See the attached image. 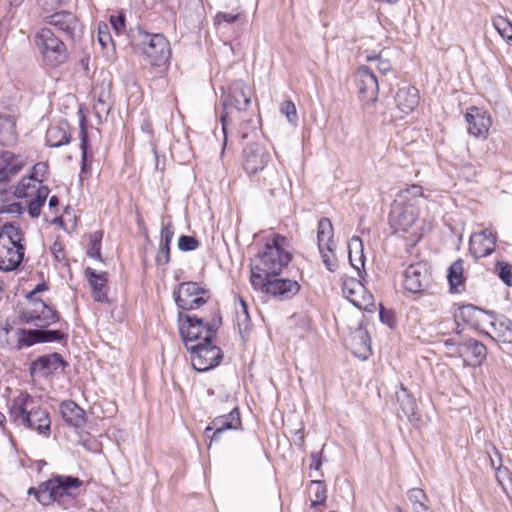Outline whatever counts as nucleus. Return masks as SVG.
Here are the masks:
<instances>
[{"instance_id": "obj_1", "label": "nucleus", "mask_w": 512, "mask_h": 512, "mask_svg": "<svg viewBox=\"0 0 512 512\" xmlns=\"http://www.w3.org/2000/svg\"><path fill=\"white\" fill-rule=\"evenodd\" d=\"M9 415L17 425L35 429L45 436L50 435L51 420L49 413L40 406H36L34 398L27 392H22L13 399Z\"/></svg>"}, {"instance_id": "obj_2", "label": "nucleus", "mask_w": 512, "mask_h": 512, "mask_svg": "<svg viewBox=\"0 0 512 512\" xmlns=\"http://www.w3.org/2000/svg\"><path fill=\"white\" fill-rule=\"evenodd\" d=\"M127 39L153 66L166 64L171 56L170 43L163 34L149 33L137 26L130 28Z\"/></svg>"}, {"instance_id": "obj_3", "label": "nucleus", "mask_w": 512, "mask_h": 512, "mask_svg": "<svg viewBox=\"0 0 512 512\" xmlns=\"http://www.w3.org/2000/svg\"><path fill=\"white\" fill-rule=\"evenodd\" d=\"M179 318V331L186 349L194 346L197 342L213 341L217 330L221 326V317L218 311L209 316L183 315L180 313Z\"/></svg>"}, {"instance_id": "obj_4", "label": "nucleus", "mask_w": 512, "mask_h": 512, "mask_svg": "<svg viewBox=\"0 0 512 512\" xmlns=\"http://www.w3.org/2000/svg\"><path fill=\"white\" fill-rule=\"evenodd\" d=\"M286 238L275 235L271 243H267L265 250L258 255L256 263L251 267V277L259 275L268 278L278 276L288 266L292 257L283 249Z\"/></svg>"}, {"instance_id": "obj_5", "label": "nucleus", "mask_w": 512, "mask_h": 512, "mask_svg": "<svg viewBox=\"0 0 512 512\" xmlns=\"http://www.w3.org/2000/svg\"><path fill=\"white\" fill-rule=\"evenodd\" d=\"M223 113L220 116L224 135L227 134V125L233 111H245L251 102L250 89L242 81H236L229 87L228 92H223L222 97Z\"/></svg>"}, {"instance_id": "obj_6", "label": "nucleus", "mask_w": 512, "mask_h": 512, "mask_svg": "<svg viewBox=\"0 0 512 512\" xmlns=\"http://www.w3.org/2000/svg\"><path fill=\"white\" fill-rule=\"evenodd\" d=\"M462 314L475 318L476 325L489 324L491 331H487L492 339L502 343H512V322L507 318L495 319L492 314L486 313L482 309L468 305L462 308Z\"/></svg>"}, {"instance_id": "obj_7", "label": "nucleus", "mask_w": 512, "mask_h": 512, "mask_svg": "<svg viewBox=\"0 0 512 512\" xmlns=\"http://www.w3.org/2000/svg\"><path fill=\"white\" fill-rule=\"evenodd\" d=\"M177 306L182 310H196L207 304L211 298L210 290L197 282H184L173 291Z\"/></svg>"}, {"instance_id": "obj_8", "label": "nucleus", "mask_w": 512, "mask_h": 512, "mask_svg": "<svg viewBox=\"0 0 512 512\" xmlns=\"http://www.w3.org/2000/svg\"><path fill=\"white\" fill-rule=\"evenodd\" d=\"M35 42L47 65L56 67L65 62L67 58L66 46L49 28H42L36 34Z\"/></svg>"}, {"instance_id": "obj_9", "label": "nucleus", "mask_w": 512, "mask_h": 512, "mask_svg": "<svg viewBox=\"0 0 512 512\" xmlns=\"http://www.w3.org/2000/svg\"><path fill=\"white\" fill-rule=\"evenodd\" d=\"M251 284L255 289L269 294L280 300H288L294 297L300 290V285L297 281L287 278L272 277L265 280V277L254 275L251 277Z\"/></svg>"}, {"instance_id": "obj_10", "label": "nucleus", "mask_w": 512, "mask_h": 512, "mask_svg": "<svg viewBox=\"0 0 512 512\" xmlns=\"http://www.w3.org/2000/svg\"><path fill=\"white\" fill-rule=\"evenodd\" d=\"M187 350L191 353L192 366L198 372L215 368L223 359V352L212 341L197 342Z\"/></svg>"}, {"instance_id": "obj_11", "label": "nucleus", "mask_w": 512, "mask_h": 512, "mask_svg": "<svg viewBox=\"0 0 512 512\" xmlns=\"http://www.w3.org/2000/svg\"><path fill=\"white\" fill-rule=\"evenodd\" d=\"M342 292L345 298L360 310L372 312L375 309L374 297L357 279L344 281Z\"/></svg>"}, {"instance_id": "obj_12", "label": "nucleus", "mask_w": 512, "mask_h": 512, "mask_svg": "<svg viewBox=\"0 0 512 512\" xmlns=\"http://www.w3.org/2000/svg\"><path fill=\"white\" fill-rule=\"evenodd\" d=\"M418 213L413 204H406L395 200L392 205L389 224L395 233L408 232L415 224Z\"/></svg>"}, {"instance_id": "obj_13", "label": "nucleus", "mask_w": 512, "mask_h": 512, "mask_svg": "<svg viewBox=\"0 0 512 512\" xmlns=\"http://www.w3.org/2000/svg\"><path fill=\"white\" fill-rule=\"evenodd\" d=\"M271 160L269 151L259 143H252L243 149V168L252 175L264 171Z\"/></svg>"}, {"instance_id": "obj_14", "label": "nucleus", "mask_w": 512, "mask_h": 512, "mask_svg": "<svg viewBox=\"0 0 512 512\" xmlns=\"http://www.w3.org/2000/svg\"><path fill=\"white\" fill-rule=\"evenodd\" d=\"M431 282V273L425 263L417 262L405 270L404 287L411 293L424 291Z\"/></svg>"}, {"instance_id": "obj_15", "label": "nucleus", "mask_w": 512, "mask_h": 512, "mask_svg": "<svg viewBox=\"0 0 512 512\" xmlns=\"http://www.w3.org/2000/svg\"><path fill=\"white\" fill-rule=\"evenodd\" d=\"M355 82L362 101L372 103L377 99L379 84L375 74L369 67L361 66L358 68Z\"/></svg>"}, {"instance_id": "obj_16", "label": "nucleus", "mask_w": 512, "mask_h": 512, "mask_svg": "<svg viewBox=\"0 0 512 512\" xmlns=\"http://www.w3.org/2000/svg\"><path fill=\"white\" fill-rule=\"evenodd\" d=\"M47 485L53 491L55 500L64 502L67 498H73L82 485L78 477L57 475L47 481Z\"/></svg>"}, {"instance_id": "obj_17", "label": "nucleus", "mask_w": 512, "mask_h": 512, "mask_svg": "<svg viewBox=\"0 0 512 512\" xmlns=\"http://www.w3.org/2000/svg\"><path fill=\"white\" fill-rule=\"evenodd\" d=\"M468 132L474 137L486 138L492 125L490 115L483 109L471 107L465 114Z\"/></svg>"}, {"instance_id": "obj_18", "label": "nucleus", "mask_w": 512, "mask_h": 512, "mask_svg": "<svg viewBox=\"0 0 512 512\" xmlns=\"http://www.w3.org/2000/svg\"><path fill=\"white\" fill-rule=\"evenodd\" d=\"M486 356V346L478 340L469 338L460 342V358L463 359L465 366H480Z\"/></svg>"}, {"instance_id": "obj_19", "label": "nucleus", "mask_w": 512, "mask_h": 512, "mask_svg": "<svg viewBox=\"0 0 512 512\" xmlns=\"http://www.w3.org/2000/svg\"><path fill=\"white\" fill-rule=\"evenodd\" d=\"M496 235L489 229L473 233L469 241V250L475 258L490 255L496 246Z\"/></svg>"}, {"instance_id": "obj_20", "label": "nucleus", "mask_w": 512, "mask_h": 512, "mask_svg": "<svg viewBox=\"0 0 512 512\" xmlns=\"http://www.w3.org/2000/svg\"><path fill=\"white\" fill-rule=\"evenodd\" d=\"M241 423L239 410L235 407L228 414L214 418L205 429V433L208 435L210 431L214 430L211 441H217L224 431L237 430L241 427Z\"/></svg>"}, {"instance_id": "obj_21", "label": "nucleus", "mask_w": 512, "mask_h": 512, "mask_svg": "<svg viewBox=\"0 0 512 512\" xmlns=\"http://www.w3.org/2000/svg\"><path fill=\"white\" fill-rule=\"evenodd\" d=\"M96 103L94 104V112L99 120L106 119L110 113L111 104V82L102 81L97 83L93 90Z\"/></svg>"}, {"instance_id": "obj_22", "label": "nucleus", "mask_w": 512, "mask_h": 512, "mask_svg": "<svg viewBox=\"0 0 512 512\" xmlns=\"http://www.w3.org/2000/svg\"><path fill=\"white\" fill-rule=\"evenodd\" d=\"M66 365L67 363L59 353H52L40 356L34 360L30 365V373L32 375L38 373L42 376H47L59 368H64Z\"/></svg>"}, {"instance_id": "obj_23", "label": "nucleus", "mask_w": 512, "mask_h": 512, "mask_svg": "<svg viewBox=\"0 0 512 512\" xmlns=\"http://www.w3.org/2000/svg\"><path fill=\"white\" fill-rule=\"evenodd\" d=\"M44 21L62 31L70 38L74 37V33L78 28V19L69 11H60L44 18Z\"/></svg>"}, {"instance_id": "obj_24", "label": "nucleus", "mask_w": 512, "mask_h": 512, "mask_svg": "<svg viewBox=\"0 0 512 512\" xmlns=\"http://www.w3.org/2000/svg\"><path fill=\"white\" fill-rule=\"evenodd\" d=\"M26 246L6 247L0 245V270L10 272L16 270L22 263Z\"/></svg>"}, {"instance_id": "obj_25", "label": "nucleus", "mask_w": 512, "mask_h": 512, "mask_svg": "<svg viewBox=\"0 0 512 512\" xmlns=\"http://www.w3.org/2000/svg\"><path fill=\"white\" fill-rule=\"evenodd\" d=\"M85 277L92 289L94 300L97 302H107V273H97L96 270L87 267L85 269Z\"/></svg>"}, {"instance_id": "obj_26", "label": "nucleus", "mask_w": 512, "mask_h": 512, "mask_svg": "<svg viewBox=\"0 0 512 512\" xmlns=\"http://www.w3.org/2000/svg\"><path fill=\"white\" fill-rule=\"evenodd\" d=\"M24 166V160L20 155L10 151L0 150V183L6 182L9 178L19 172Z\"/></svg>"}, {"instance_id": "obj_27", "label": "nucleus", "mask_w": 512, "mask_h": 512, "mask_svg": "<svg viewBox=\"0 0 512 512\" xmlns=\"http://www.w3.org/2000/svg\"><path fill=\"white\" fill-rule=\"evenodd\" d=\"M60 413L63 420L70 426L81 427L85 424V411L72 400L60 404Z\"/></svg>"}, {"instance_id": "obj_28", "label": "nucleus", "mask_w": 512, "mask_h": 512, "mask_svg": "<svg viewBox=\"0 0 512 512\" xmlns=\"http://www.w3.org/2000/svg\"><path fill=\"white\" fill-rule=\"evenodd\" d=\"M395 102L403 113L408 114L418 106L419 92L413 86L402 87L395 95Z\"/></svg>"}, {"instance_id": "obj_29", "label": "nucleus", "mask_w": 512, "mask_h": 512, "mask_svg": "<svg viewBox=\"0 0 512 512\" xmlns=\"http://www.w3.org/2000/svg\"><path fill=\"white\" fill-rule=\"evenodd\" d=\"M0 245L6 247L25 246L24 232L10 222H6L0 228Z\"/></svg>"}, {"instance_id": "obj_30", "label": "nucleus", "mask_w": 512, "mask_h": 512, "mask_svg": "<svg viewBox=\"0 0 512 512\" xmlns=\"http://www.w3.org/2000/svg\"><path fill=\"white\" fill-rule=\"evenodd\" d=\"M17 141L16 119L9 114L0 115V145L10 146Z\"/></svg>"}, {"instance_id": "obj_31", "label": "nucleus", "mask_w": 512, "mask_h": 512, "mask_svg": "<svg viewBox=\"0 0 512 512\" xmlns=\"http://www.w3.org/2000/svg\"><path fill=\"white\" fill-rule=\"evenodd\" d=\"M395 397L403 415L411 419L417 410V403L413 395L403 384H400L399 389L395 392Z\"/></svg>"}, {"instance_id": "obj_32", "label": "nucleus", "mask_w": 512, "mask_h": 512, "mask_svg": "<svg viewBox=\"0 0 512 512\" xmlns=\"http://www.w3.org/2000/svg\"><path fill=\"white\" fill-rule=\"evenodd\" d=\"M43 187L44 186L41 185V181L37 180L36 176H25L19 181L18 185L15 187L14 195L17 198H32L36 194H38L40 188Z\"/></svg>"}, {"instance_id": "obj_33", "label": "nucleus", "mask_w": 512, "mask_h": 512, "mask_svg": "<svg viewBox=\"0 0 512 512\" xmlns=\"http://www.w3.org/2000/svg\"><path fill=\"white\" fill-rule=\"evenodd\" d=\"M71 134L67 124L51 126L46 133L47 144L50 147H61L70 142Z\"/></svg>"}, {"instance_id": "obj_34", "label": "nucleus", "mask_w": 512, "mask_h": 512, "mask_svg": "<svg viewBox=\"0 0 512 512\" xmlns=\"http://www.w3.org/2000/svg\"><path fill=\"white\" fill-rule=\"evenodd\" d=\"M174 236V230L170 223L165 225L161 231V243L156 256L158 265H166L170 261V243Z\"/></svg>"}, {"instance_id": "obj_35", "label": "nucleus", "mask_w": 512, "mask_h": 512, "mask_svg": "<svg viewBox=\"0 0 512 512\" xmlns=\"http://www.w3.org/2000/svg\"><path fill=\"white\" fill-rule=\"evenodd\" d=\"M349 262L357 271L364 267L365 256L363 251V242L360 237L353 236L348 242Z\"/></svg>"}, {"instance_id": "obj_36", "label": "nucleus", "mask_w": 512, "mask_h": 512, "mask_svg": "<svg viewBox=\"0 0 512 512\" xmlns=\"http://www.w3.org/2000/svg\"><path fill=\"white\" fill-rule=\"evenodd\" d=\"M317 245L321 247H332L335 246L334 242V230L330 219L324 217L321 218L317 226Z\"/></svg>"}, {"instance_id": "obj_37", "label": "nucleus", "mask_w": 512, "mask_h": 512, "mask_svg": "<svg viewBox=\"0 0 512 512\" xmlns=\"http://www.w3.org/2000/svg\"><path fill=\"white\" fill-rule=\"evenodd\" d=\"M34 306L37 307V309H38V312H37L38 323H35L36 326L47 327V326L59 321V319H60L59 313L55 309L48 306L42 300L35 302Z\"/></svg>"}, {"instance_id": "obj_38", "label": "nucleus", "mask_w": 512, "mask_h": 512, "mask_svg": "<svg viewBox=\"0 0 512 512\" xmlns=\"http://www.w3.org/2000/svg\"><path fill=\"white\" fill-rule=\"evenodd\" d=\"M464 268L461 259L456 260L448 269V281L451 291H457V287L464 283Z\"/></svg>"}, {"instance_id": "obj_39", "label": "nucleus", "mask_w": 512, "mask_h": 512, "mask_svg": "<svg viewBox=\"0 0 512 512\" xmlns=\"http://www.w3.org/2000/svg\"><path fill=\"white\" fill-rule=\"evenodd\" d=\"M49 194V188L43 187L40 188V191L38 194H36L34 197L29 198L28 202V213L32 218H37L40 216L41 208L44 205L47 197Z\"/></svg>"}, {"instance_id": "obj_40", "label": "nucleus", "mask_w": 512, "mask_h": 512, "mask_svg": "<svg viewBox=\"0 0 512 512\" xmlns=\"http://www.w3.org/2000/svg\"><path fill=\"white\" fill-rule=\"evenodd\" d=\"M236 321L240 331H248L250 324V316L248 313V305L243 299H239L238 305H236Z\"/></svg>"}, {"instance_id": "obj_41", "label": "nucleus", "mask_w": 512, "mask_h": 512, "mask_svg": "<svg viewBox=\"0 0 512 512\" xmlns=\"http://www.w3.org/2000/svg\"><path fill=\"white\" fill-rule=\"evenodd\" d=\"M493 26L503 39L512 43V23L507 18L502 16L494 17Z\"/></svg>"}, {"instance_id": "obj_42", "label": "nucleus", "mask_w": 512, "mask_h": 512, "mask_svg": "<svg viewBox=\"0 0 512 512\" xmlns=\"http://www.w3.org/2000/svg\"><path fill=\"white\" fill-rule=\"evenodd\" d=\"M282 175L274 168H269L265 170V175L263 176V185L267 187L271 194H274V191L281 186Z\"/></svg>"}, {"instance_id": "obj_43", "label": "nucleus", "mask_w": 512, "mask_h": 512, "mask_svg": "<svg viewBox=\"0 0 512 512\" xmlns=\"http://www.w3.org/2000/svg\"><path fill=\"white\" fill-rule=\"evenodd\" d=\"M103 238V231H95L90 235V243L87 249V255L91 258L102 260L101 258V241Z\"/></svg>"}, {"instance_id": "obj_44", "label": "nucleus", "mask_w": 512, "mask_h": 512, "mask_svg": "<svg viewBox=\"0 0 512 512\" xmlns=\"http://www.w3.org/2000/svg\"><path fill=\"white\" fill-rule=\"evenodd\" d=\"M19 344L22 346H32L36 343H42L40 329H20Z\"/></svg>"}, {"instance_id": "obj_45", "label": "nucleus", "mask_w": 512, "mask_h": 512, "mask_svg": "<svg viewBox=\"0 0 512 512\" xmlns=\"http://www.w3.org/2000/svg\"><path fill=\"white\" fill-rule=\"evenodd\" d=\"M334 248H335V246H332L329 248H327V247L318 248L321 258H322V262L330 272H334L338 267L337 258L334 254Z\"/></svg>"}, {"instance_id": "obj_46", "label": "nucleus", "mask_w": 512, "mask_h": 512, "mask_svg": "<svg viewBox=\"0 0 512 512\" xmlns=\"http://www.w3.org/2000/svg\"><path fill=\"white\" fill-rule=\"evenodd\" d=\"M80 140H81V144H80V148H81V152H82V167H81V171L82 172H85L87 170V162H88V133H87V130H86V127H85V122L84 120L81 121L80 123Z\"/></svg>"}, {"instance_id": "obj_47", "label": "nucleus", "mask_w": 512, "mask_h": 512, "mask_svg": "<svg viewBox=\"0 0 512 512\" xmlns=\"http://www.w3.org/2000/svg\"><path fill=\"white\" fill-rule=\"evenodd\" d=\"M498 277L507 286H512V265L508 262L499 261L496 263Z\"/></svg>"}, {"instance_id": "obj_48", "label": "nucleus", "mask_w": 512, "mask_h": 512, "mask_svg": "<svg viewBox=\"0 0 512 512\" xmlns=\"http://www.w3.org/2000/svg\"><path fill=\"white\" fill-rule=\"evenodd\" d=\"M49 488L47 481L41 483L38 487L37 501L42 505H49L56 501L53 491Z\"/></svg>"}, {"instance_id": "obj_49", "label": "nucleus", "mask_w": 512, "mask_h": 512, "mask_svg": "<svg viewBox=\"0 0 512 512\" xmlns=\"http://www.w3.org/2000/svg\"><path fill=\"white\" fill-rule=\"evenodd\" d=\"M311 490H313L314 498L311 499L312 505L323 504L326 501V488L321 481H311Z\"/></svg>"}, {"instance_id": "obj_50", "label": "nucleus", "mask_w": 512, "mask_h": 512, "mask_svg": "<svg viewBox=\"0 0 512 512\" xmlns=\"http://www.w3.org/2000/svg\"><path fill=\"white\" fill-rule=\"evenodd\" d=\"M423 194V189L421 186L413 184L405 189H402L398 195V201L406 203L410 201L412 198L420 197Z\"/></svg>"}, {"instance_id": "obj_51", "label": "nucleus", "mask_w": 512, "mask_h": 512, "mask_svg": "<svg viewBox=\"0 0 512 512\" xmlns=\"http://www.w3.org/2000/svg\"><path fill=\"white\" fill-rule=\"evenodd\" d=\"M110 23L112 26V29L117 37H123L125 35L126 31V25H125V16L120 13L116 16L110 17Z\"/></svg>"}, {"instance_id": "obj_52", "label": "nucleus", "mask_w": 512, "mask_h": 512, "mask_svg": "<svg viewBox=\"0 0 512 512\" xmlns=\"http://www.w3.org/2000/svg\"><path fill=\"white\" fill-rule=\"evenodd\" d=\"M98 41L102 48H106L109 43L113 46L115 45V40L113 39L107 24H99Z\"/></svg>"}, {"instance_id": "obj_53", "label": "nucleus", "mask_w": 512, "mask_h": 512, "mask_svg": "<svg viewBox=\"0 0 512 512\" xmlns=\"http://www.w3.org/2000/svg\"><path fill=\"white\" fill-rule=\"evenodd\" d=\"M198 241L192 237L187 235H181L178 239V248L181 251H193L197 248Z\"/></svg>"}, {"instance_id": "obj_54", "label": "nucleus", "mask_w": 512, "mask_h": 512, "mask_svg": "<svg viewBox=\"0 0 512 512\" xmlns=\"http://www.w3.org/2000/svg\"><path fill=\"white\" fill-rule=\"evenodd\" d=\"M24 206L20 202H6L0 205V213L21 215L24 212Z\"/></svg>"}, {"instance_id": "obj_55", "label": "nucleus", "mask_w": 512, "mask_h": 512, "mask_svg": "<svg viewBox=\"0 0 512 512\" xmlns=\"http://www.w3.org/2000/svg\"><path fill=\"white\" fill-rule=\"evenodd\" d=\"M281 112L285 114L290 123L297 122V111L292 101H285L281 107Z\"/></svg>"}, {"instance_id": "obj_56", "label": "nucleus", "mask_w": 512, "mask_h": 512, "mask_svg": "<svg viewBox=\"0 0 512 512\" xmlns=\"http://www.w3.org/2000/svg\"><path fill=\"white\" fill-rule=\"evenodd\" d=\"M353 339H359L361 341V344L363 346V350L365 353H370V337L368 335V332L362 328H359L354 331L353 333Z\"/></svg>"}, {"instance_id": "obj_57", "label": "nucleus", "mask_w": 512, "mask_h": 512, "mask_svg": "<svg viewBox=\"0 0 512 512\" xmlns=\"http://www.w3.org/2000/svg\"><path fill=\"white\" fill-rule=\"evenodd\" d=\"M42 343L60 341L64 335L59 330H42L40 329Z\"/></svg>"}, {"instance_id": "obj_58", "label": "nucleus", "mask_w": 512, "mask_h": 512, "mask_svg": "<svg viewBox=\"0 0 512 512\" xmlns=\"http://www.w3.org/2000/svg\"><path fill=\"white\" fill-rule=\"evenodd\" d=\"M408 499L413 505L424 503L427 500V496L422 489L412 488L407 493Z\"/></svg>"}, {"instance_id": "obj_59", "label": "nucleus", "mask_w": 512, "mask_h": 512, "mask_svg": "<svg viewBox=\"0 0 512 512\" xmlns=\"http://www.w3.org/2000/svg\"><path fill=\"white\" fill-rule=\"evenodd\" d=\"M238 18V14H232L227 12H219L214 18L215 25H220L222 22L233 23Z\"/></svg>"}, {"instance_id": "obj_60", "label": "nucleus", "mask_w": 512, "mask_h": 512, "mask_svg": "<svg viewBox=\"0 0 512 512\" xmlns=\"http://www.w3.org/2000/svg\"><path fill=\"white\" fill-rule=\"evenodd\" d=\"M367 60L368 61L377 60L378 61L377 69L382 74H387L391 70L390 62L388 60L382 59L381 56H368Z\"/></svg>"}, {"instance_id": "obj_61", "label": "nucleus", "mask_w": 512, "mask_h": 512, "mask_svg": "<svg viewBox=\"0 0 512 512\" xmlns=\"http://www.w3.org/2000/svg\"><path fill=\"white\" fill-rule=\"evenodd\" d=\"M444 346L447 354L460 357V342H456L454 339H448L445 341Z\"/></svg>"}, {"instance_id": "obj_62", "label": "nucleus", "mask_w": 512, "mask_h": 512, "mask_svg": "<svg viewBox=\"0 0 512 512\" xmlns=\"http://www.w3.org/2000/svg\"><path fill=\"white\" fill-rule=\"evenodd\" d=\"M37 312H38V309H37V307L34 306V308H32L29 311H23L21 313V319L27 324L34 323V322L38 323Z\"/></svg>"}, {"instance_id": "obj_63", "label": "nucleus", "mask_w": 512, "mask_h": 512, "mask_svg": "<svg viewBox=\"0 0 512 512\" xmlns=\"http://www.w3.org/2000/svg\"><path fill=\"white\" fill-rule=\"evenodd\" d=\"M46 290H48V285L45 282L39 283L38 285H36V287L32 291H30L26 295V298L27 299H32L38 293H41V292L46 291Z\"/></svg>"}, {"instance_id": "obj_64", "label": "nucleus", "mask_w": 512, "mask_h": 512, "mask_svg": "<svg viewBox=\"0 0 512 512\" xmlns=\"http://www.w3.org/2000/svg\"><path fill=\"white\" fill-rule=\"evenodd\" d=\"M413 511L414 512H432L430 508L426 505V503H420L413 505Z\"/></svg>"}]
</instances>
